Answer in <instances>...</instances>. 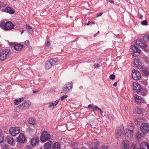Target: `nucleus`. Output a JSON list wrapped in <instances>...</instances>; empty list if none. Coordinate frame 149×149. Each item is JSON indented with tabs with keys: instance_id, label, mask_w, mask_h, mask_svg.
<instances>
[{
	"instance_id": "nucleus-1",
	"label": "nucleus",
	"mask_w": 149,
	"mask_h": 149,
	"mask_svg": "<svg viewBox=\"0 0 149 149\" xmlns=\"http://www.w3.org/2000/svg\"><path fill=\"white\" fill-rule=\"evenodd\" d=\"M14 26V24L10 22H8L6 23L2 22L0 24V27L2 29L6 30L12 29Z\"/></svg>"
},
{
	"instance_id": "nucleus-2",
	"label": "nucleus",
	"mask_w": 149,
	"mask_h": 149,
	"mask_svg": "<svg viewBox=\"0 0 149 149\" xmlns=\"http://www.w3.org/2000/svg\"><path fill=\"white\" fill-rule=\"evenodd\" d=\"M73 86L71 81L66 83L62 88V92L65 94L69 93L72 90Z\"/></svg>"
},
{
	"instance_id": "nucleus-3",
	"label": "nucleus",
	"mask_w": 149,
	"mask_h": 149,
	"mask_svg": "<svg viewBox=\"0 0 149 149\" xmlns=\"http://www.w3.org/2000/svg\"><path fill=\"white\" fill-rule=\"evenodd\" d=\"M57 58L50 59L49 61H47L45 63V66L46 69H49L51 68L53 65L58 61Z\"/></svg>"
},
{
	"instance_id": "nucleus-4",
	"label": "nucleus",
	"mask_w": 149,
	"mask_h": 149,
	"mask_svg": "<svg viewBox=\"0 0 149 149\" xmlns=\"http://www.w3.org/2000/svg\"><path fill=\"white\" fill-rule=\"evenodd\" d=\"M11 52L9 49H3L0 53V59L3 61L8 57L10 54Z\"/></svg>"
},
{
	"instance_id": "nucleus-5",
	"label": "nucleus",
	"mask_w": 149,
	"mask_h": 149,
	"mask_svg": "<svg viewBox=\"0 0 149 149\" xmlns=\"http://www.w3.org/2000/svg\"><path fill=\"white\" fill-rule=\"evenodd\" d=\"M136 44L142 49L146 51H147L146 48L147 47L146 43L144 40H141L140 38H138L136 42Z\"/></svg>"
},
{
	"instance_id": "nucleus-6",
	"label": "nucleus",
	"mask_w": 149,
	"mask_h": 149,
	"mask_svg": "<svg viewBox=\"0 0 149 149\" xmlns=\"http://www.w3.org/2000/svg\"><path fill=\"white\" fill-rule=\"evenodd\" d=\"M140 130L143 135H145L149 132V124L143 123L140 126Z\"/></svg>"
},
{
	"instance_id": "nucleus-7",
	"label": "nucleus",
	"mask_w": 149,
	"mask_h": 149,
	"mask_svg": "<svg viewBox=\"0 0 149 149\" xmlns=\"http://www.w3.org/2000/svg\"><path fill=\"white\" fill-rule=\"evenodd\" d=\"M50 139V134L46 131L43 132L40 136V140L42 142H44Z\"/></svg>"
},
{
	"instance_id": "nucleus-8",
	"label": "nucleus",
	"mask_w": 149,
	"mask_h": 149,
	"mask_svg": "<svg viewBox=\"0 0 149 149\" xmlns=\"http://www.w3.org/2000/svg\"><path fill=\"white\" fill-rule=\"evenodd\" d=\"M10 134L12 136H15L18 134L20 132V129L19 127H11L9 130Z\"/></svg>"
},
{
	"instance_id": "nucleus-9",
	"label": "nucleus",
	"mask_w": 149,
	"mask_h": 149,
	"mask_svg": "<svg viewBox=\"0 0 149 149\" xmlns=\"http://www.w3.org/2000/svg\"><path fill=\"white\" fill-rule=\"evenodd\" d=\"M132 76L134 79L138 80L141 78V74L139 71L134 69L132 71Z\"/></svg>"
},
{
	"instance_id": "nucleus-10",
	"label": "nucleus",
	"mask_w": 149,
	"mask_h": 149,
	"mask_svg": "<svg viewBox=\"0 0 149 149\" xmlns=\"http://www.w3.org/2000/svg\"><path fill=\"white\" fill-rule=\"evenodd\" d=\"M134 63L135 67H137L139 69L142 68L143 67V64L142 63V61L140 59H135Z\"/></svg>"
},
{
	"instance_id": "nucleus-11",
	"label": "nucleus",
	"mask_w": 149,
	"mask_h": 149,
	"mask_svg": "<svg viewBox=\"0 0 149 149\" xmlns=\"http://www.w3.org/2000/svg\"><path fill=\"white\" fill-rule=\"evenodd\" d=\"M130 50L133 51L134 53L133 55L134 56L139 55L141 52V50L139 49L137 47L133 45L131 46Z\"/></svg>"
},
{
	"instance_id": "nucleus-12",
	"label": "nucleus",
	"mask_w": 149,
	"mask_h": 149,
	"mask_svg": "<svg viewBox=\"0 0 149 149\" xmlns=\"http://www.w3.org/2000/svg\"><path fill=\"white\" fill-rule=\"evenodd\" d=\"M31 105V102L29 101H28L17 107L16 109L18 108L21 109H26L29 108L30 107Z\"/></svg>"
},
{
	"instance_id": "nucleus-13",
	"label": "nucleus",
	"mask_w": 149,
	"mask_h": 149,
	"mask_svg": "<svg viewBox=\"0 0 149 149\" xmlns=\"http://www.w3.org/2000/svg\"><path fill=\"white\" fill-rule=\"evenodd\" d=\"M123 130L120 128H118L116 131V136L117 139L121 138L123 136V133H122Z\"/></svg>"
},
{
	"instance_id": "nucleus-14",
	"label": "nucleus",
	"mask_w": 149,
	"mask_h": 149,
	"mask_svg": "<svg viewBox=\"0 0 149 149\" xmlns=\"http://www.w3.org/2000/svg\"><path fill=\"white\" fill-rule=\"evenodd\" d=\"M134 99L136 103L138 104H141L144 102V100L141 97L137 95L134 96Z\"/></svg>"
},
{
	"instance_id": "nucleus-15",
	"label": "nucleus",
	"mask_w": 149,
	"mask_h": 149,
	"mask_svg": "<svg viewBox=\"0 0 149 149\" xmlns=\"http://www.w3.org/2000/svg\"><path fill=\"white\" fill-rule=\"evenodd\" d=\"M39 139L38 137H35L31 140V145L33 147L37 146L39 143Z\"/></svg>"
},
{
	"instance_id": "nucleus-16",
	"label": "nucleus",
	"mask_w": 149,
	"mask_h": 149,
	"mask_svg": "<svg viewBox=\"0 0 149 149\" xmlns=\"http://www.w3.org/2000/svg\"><path fill=\"white\" fill-rule=\"evenodd\" d=\"M133 89L135 92L138 93L141 91V87L139 84L136 83L133 84Z\"/></svg>"
},
{
	"instance_id": "nucleus-17",
	"label": "nucleus",
	"mask_w": 149,
	"mask_h": 149,
	"mask_svg": "<svg viewBox=\"0 0 149 149\" xmlns=\"http://www.w3.org/2000/svg\"><path fill=\"white\" fill-rule=\"evenodd\" d=\"M134 135V132L126 130V133L125 134V139H130L133 138Z\"/></svg>"
},
{
	"instance_id": "nucleus-18",
	"label": "nucleus",
	"mask_w": 149,
	"mask_h": 149,
	"mask_svg": "<svg viewBox=\"0 0 149 149\" xmlns=\"http://www.w3.org/2000/svg\"><path fill=\"white\" fill-rule=\"evenodd\" d=\"M122 149H129V143L128 141L126 140L123 142L121 144Z\"/></svg>"
},
{
	"instance_id": "nucleus-19",
	"label": "nucleus",
	"mask_w": 149,
	"mask_h": 149,
	"mask_svg": "<svg viewBox=\"0 0 149 149\" xmlns=\"http://www.w3.org/2000/svg\"><path fill=\"white\" fill-rule=\"evenodd\" d=\"M140 147L141 149H149V143L144 142L141 143Z\"/></svg>"
},
{
	"instance_id": "nucleus-20",
	"label": "nucleus",
	"mask_w": 149,
	"mask_h": 149,
	"mask_svg": "<svg viewBox=\"0 0 149 149\" xmlns=\"http://www.w3.org/2000/svg\"><path fill=\"white\" fill-rule=\"evenodd\" d=\"M17 139L19 142L23 143L25 141V138L23 134L20 133L19 136L17 138Z\"/></svg>"
},
{
	"instance_id": "nucleus-21",
	"label": "nucleus",
	"mask_w": 149,
	"mask_h": 149,
	"mask_svg": "<svg viewBox=\"0 0 149 149\" xmlns=\"http://www.w3.org/2000/svg\"><path fill=\"white\" fill-rule=\"evenodd\" d=\"M52 143L51 141H49L48 142L45 143L44 146V149H51Z\"/></svg>"
},
{
	"instance_id": "nucleus-22",
	"label": "nucleus",
	"mask_w": 149,
	"mask_h": 149,
	"mask_svg": "<svg viewBox=\"0 0 149 149\" xmlns=\"http://www.w3.org/2000/svg\"><path fill=\"white\" fill-rule=\"evenodd\" d=\"M6 139L7 142L10 144H12L14 141L13 138L10 136H7Z\"/></svg>"
},
{
	"instance_id": "nucleus-23",
	"label": "nucleus",
	"mask_w": 149,
	"mask_h": 149,
	"mask_svg": "<svg viewBox=\"0 0 149 149\" xmlns=\"http://www.w3.org/2000/svg\"><path fill=\"white\" fill-rule=\"evenodd\" d=\"M88 108L90 110L91 108L93 109L94 111H96L98 109V107L96 105H94L93 104H90L88 105Z\"/></svg>"
},
{
	"instance_id": "nucleus-24",
	"label": "nucleus",
	"mask_w": 149,
	"mask_h": 149,
	"mask_svg": "<svg viewBox=\"0 0 149 149\" xmlns=\"http://www.w3.org/2000/svg\"><path fill=\"white\" fill-rule=\"evenodd\" d=\"M5 11L7 12L8 13L10 14H13L15 13V11L13 9L10 7H7L5 9Z\"/></svg>"
},
{
	"instance_id": "nucleus-25",
	"label": "nucleus",
	"mask_w": 149,
	"mask_h": 149,
	"mask_svg": "<svg viewBox=\"0 0 149 149\" xmlns=\"http://www.w3.org/2000/svg\"><path fill=\"white\" fill-rule=\"evenodd\" d=\"M23 47V45L20 44H17L15 45L14 46V48L16 50L19 51L22 49V48Z\"/></svg>"
},
{
	"instance_id": "nucleus-26",
	"label": "nucleus",
	"mask_w": 149,
	"mask_h": 149,
	"mask_svg": "<svg viewBox=\"0 0 149 149\" xmlns=\"http://www.w3.org/2000/svg\"><path fill=\"white\" fill-rule=\"evenodd\" d=\"M60 145L58 142L54 143L52 146V149H60Z\"/></svg>"
},
{
	"instance_id": "nucleus-27",
	"label": "nucleus",
	"mask_w": 149,
	"mask_h": 149,
	"mask_svg": "<svg viewBox=\"0 0 149 149\" xmlns=\"http://www.w3.org/2000/svg\"><path fill=\"white\" fill-rule=\"evenodd\" d=\"M24 100V99L22 98H21L16 99L14 100V102L16 105H18L21 102H22Z\"/></svg>"
},
{
	"instance_id": "nucleus-28",
	"label": "nucleus",
	"mask_w": 149,
	"mask_h": 149,
	"mask_svg": "<svg viewBox=\"0 0 149 149\" xmlns=\"http://www.w3.org/2000/svg\"><path fill=\"white\" fill-rule=\"evenodd\" d=\"M134 126L133 124H131L128 125L127 130L134 132Z\"/></svg>"
},
{
	"instance_id": "nucleus-29",
	"label": "nucleus",
	"mask_w": 149,
	"mask_h": 149,
	"mask_svg": "<svg viewBox=\"0 0 149 149\" xmlns=\"http://www.w3.org/2000/svg\"><path fill=\"white\" fill-rule=\"evenodd\" d=\"M142 134L140 132L137 131L136 133V138L138 140H139L141 137Z\"/></svg>"
},
{
	"instance_id": "nucleus-30",
	"label": "nucleus",
	"mask_w": 149,
	"mask_h": 149,
	"mask_svg": "<svg viewBox=\"0 0 149 149\" xmlns=\"http://www.w3.org/2000/svg\"><path fill=\"white\" fill-rule=\"evenodd\" d=\"M28 122L29 124L33 125H35V120L33 118H30L28 120Z\"/></svg>"
},
{
	"instance_id": "nucleus-31",
	"label": "nucleus",
	"mask_w": 149,
	"mask_h": 149,
	"mask_svg": "<svg viewBox=\"0 0 149 149\" xmlns=\"http://www.w3.org/2000/svg\"><path fill=\"white\" fill-rule=\"evenodd\" d=\"M26 28L29 33H31L33 31V29L31 26L26 25Z\"/></svg>"
},
{
	"instance_id": "nucleus-32",
	"label": "nucleus",
	"mask_w": 149,
	"mask_h": 149,
	"mask_svg": "<svg viewBox=\"0 0 149 149\" xmlns=\"http://www.w3.org/2000/svg\"><path fill=\"white\" fill-rule=\"evenodd\" d=\"M142 72L144 75L145 76L148 75L149 74L146 68H143L142 69Z\"/></svg>"
},
{
	"instance_id": "nucleus-33",
	"label": "nucleus",
	"mask_w": 149,
	"mask_h": 149,
	"mask_svg": "<svg viewBox=\"0 0 149 149\" xmlns=\"http://www.w3.org/2000/svg\"><path fill=\"white\" fill-rule=\"evenodd\" d=\"M3 140V136L2 132V130H0V143H1Z\"/></svg>"
},
{
	"instance_id": "nucleus-34",
	"label": "nucleus",
	"mask_w": 149,
	"mask_h": 149,
	"mask_svg": "<svg viewBox=\"0 0 149 149\" xmlns=\"http://www.w3.org/2000/svg\"><path fill=\"white\" fill-rule=\"evenodd\" d=\"M55 103L54 102H52L51 103H50L48 106V107L49 108L52 109H53L55 106H56V105H55Z\"/></svg>"
},
{
	"instance_id": "nucleus-35",
	"label": "nucleus",
	"mask_w": 149,
	"mask_h": 149,
	"mask_svg": "<svg viewBox=\"0 0 149 149\" xmlns=\"http://www.w3.org/2000/svg\"><path fill=\"white\" fill-rule=\"evenodd\" d=\"M147 89L145 88L141 93V95L143 96H145L147 94Z\"/></svg>"
},
{
	"instance_id": "nucleus-36",
	"label": "nucleus",
	"mask_w": 149,
	"mask_h": 149,
	"mask_svg": "<svg viewBox=\"0 0 149 149\" xmlns=\"http://www.w3.org/2000/svg\"><path fill=\"white\" fill-rule=\"evenodd\" d=\"M141 24L142 25L147 26L148 25V23L147 20H144L141 22Z\"/></svg>"
},
{
	"instance_id": "nucleus-37",
	"label": "nucleus",
	"mask_w": 149,
	"mask_h": 149,
	"mask_svg": "<svg viewBox=\"0 0 149 149\" xmlns=\"http://www.w3.org/2000/svg\"><path fill=\"white\" fill-rule=\"evenodd\" d=\"M1 148L2 149H9L8 145L5 144L2 145Z\"/></svg>"
},
{
	"instance_id": "nucleus-38",
	"label": "nucleus",
	"mask_w": 149,
	"mask_h": 149,
	"mask_svg": "<svg viewBox=\"0 0 149 149\" xmlns=\"http://www.w3.org/2000/svg\"><path fill=\"white\" fill-rule=\"evenodd\" d=\"M68 97V96L67 95H64L61 97V100H63L65 99L66 98Z\"/></svg>"
},
{
	"instance_id": "nucleus-39",
	"label": "nucleus",
	"mask_w": 149,
	"mask_h": 149,
	"mask_svg": "<svg viewBox=\"0 0 149 149\" xmlns=\"http://www.w3.org/2000/svg\"><path fill=\"white\" fill-rule=\"evenodd\" d=\"M109 77L111 79L113 80L115 79V76L114 75L112 74Z\"/></svg>"
},
{
	"instance_id": "nucleus-40",
	"label": "nucleus",
	"mask_w": 149,
	"mask_h": 149,
	"mask_svg": "<svg viewBox=\"0 0 149 149\" xmlns=\"http://www.w3.org/2000/svg\"><path fill=\"white\" fill-rule=\"evenodd\" d=\"M5 4L3 2H0V8L3 7H5Z\"/></svg>"
},
{
	"instance_id": "nucleus-41",
	"label": "nucleus",
	"mask_w": 149,
	"mask_h": 149,
	"mask_svg": "<svg viewBox=\"0 0 149 149\" xmlns=\"http://www.w3.org/2000/svg\"><path fill=\"white\" fill-rule=\"evenodd\" d=\"M136 147L135 145L133 144L131 146L130 149H134Z\"/></svg>"
},
{
	"instance_id": "nucleus-42",
	"label": "nucleus",
	"mask_w": 149,
	"mask_h": 149,
	"mask_svg": "<svg viewBox=\"0 0 149 149\" xmlns=\"http://www.w3.org/2000/svg\"><path fill=\"white\" fill-rule=\"evenodd\" d=\"M94 66L95 68H97L99 67V64L98 63H95L94 65Z\"/></svg>"
},
{
	"instance_id": "nucleus-43",
	"label": "nucleus",
	"mask_w": 149,
	"mask_h": 149,
	"mask_svg": "<svg viewBox=\"0 0 149 149\" xmlns=\"http://www.w3.org/2000/svg\"><path fill=\"white\" fill-rule=\"evenodd\" d=\"M25 149H33L30 146H27L25 148Z\"/></svg>"
},
{
	"instance_id": "nucleus-44",
	"label": "nucleus",
	"mask_w": 149,
	"mask_h": 149,
	"mask_svg": "<svg viewBox=\"0 0 149 149\" xmlns=\"http://www.w3.org/2000/svg\"><path fill=\"white\" fill-rule=\"evenodd\" d=\"M59 101V100H58L54 102V103H55V105H56L58 103Z\"/></svg>"
},
{
	"instance_id": "nucleus-45",
	"label": "nucleus",
	"mask_w": 149,
	"mask_h": 149,
	"mask_svg": "<svg viewBox=\"0 0 149 149\" xmlns=\"http://www.w3.org/2000/svg\"><path fill=\"white\" fill-rule=\"evenodd\" d=\"M25 44L26 45L28 46L29 45V41L28 40H27L25 41Z\"/></svg>"
},
{
	"instance_id": "nucleus-46",
	"label": "nucleus",
	"mask_w": 149,
	"mask_h": 149,
	"mask_svg": "<svg viewBox=\"0 0 149 149\" xmlns=\"http://www.w3.org/2000/svg\"><path fill=\"white\" fill-rule=\"evenodd\" d=\"M91 149H99L97 146H95L94 147L92 146Z\"/></svg>"
},
{
	"instance_id": "nucleus-47",
	"label": "nucleus",
	"mask_w": 149,
	"mask_h": 149,
	"mask_svg": "<svg viewBox=\"0 0 149 149\" xmlns=\"http://www.w3.org/2000/svg\"><path fill=\"white\" fill-rule=\"evenodd\" d=\"M94 24V22H88V23L87 24V25H88L90 24Z\"/></svg>"
},
{
	"instance_id": "nucleus-48",
	"label": "nucleus",
	"mask_w": 149,
	"mask_h": 149,
	"mask_svg": "<svg viewBox=\"0 0 149 149\" xmlns=\"http://www.w3.org/2000/svg\"><path fill=\"white\" fill-rule=\"evenodd\" d=\"M101 149H107L105 146H102L101 148Z\"/></svg>"
},
{
	"instance_id": "nucleus-49",
	"label": "nucleus",
	"mask_w": 149,
	"mask_h": 149,
	"mask_svg": "<svg viewBox=\"0 0 149 149\" xmlns=\"http://www.w3.org/2000/svg\"><path fill=\"white\" fill-rule=\"evenodd\" d=\"M143 120V119H138L137 121L138 122H140Z\"/></svg>"
},
{
	"instance_id": "nucleus-50",
	"label": "nucleus",
	"mask_w": 149,
	"mask_h": 149,
	"mask_svg": "<svg viewBox=\"0 0 149 149\" xmlns=\"http://www.w3.org/2000/svg\"><path fill=\"white\" fill-rule=\"evenodd\" d=\"M102 14V13H100L99 15H98L97 16V17H98L101 16Z\"/></svg>"
},
{
	"instance_id": "nucleus-51",
	"label": "nucleus",
	"mask_w": 149,
	"mask_h": 149,
	"mask_svg": "<svg viewBox=\"0 0 149 149\" xmlns=\"http://www.w3.org/2000/svg\"><path fill=\"white\" fill-rule=\"evenodd\" d=\"M50 44V43L49 42L47 41L46 43V45L47 46H49Z\"/></svg>"
},
{
	"instance_id": "nucleus-52",
	"label": "nucleus",
	"mask_w": 149,
	"mask_h": 149,
	"mask_svg": "<svg viewBox=\"0 0 149 149\" xmlns=\"http://www.w3.org/2000/svg\"><path fill=\"white\" fill-rule=\"evenodd\" d=\"M117 82H116L113 84V86L116 87L117 86Z\"/></svg>"
},
{
	"instance_id": "nucleus-53",
	"label": "nucleus",
	"mask_w": 149,
	"mask_h": 149,
	"mask_svg": "<svg viewBox=\"0 0 149 149\" xmlns=\"http://www.w3.org/2000/svg\"><path fill=\"white\" fill-rule=\"evenodd\" d=\"M40 90V89H39L38 91H33V93H36L38 91H39Z\"/></svg>"
},
{
	"instance_id": "nucleus-54",
	"label": "nucleus",
	"mask_w": 149,
	"mask_h": 149,
	"mask_svg": "<svg viewBox=\"0 0 149 149\" xmlns=\"http://www.w3.org/2000/svg\"><path fill=\"white\" fill-rule=\"evenodd\" d=\"M109 2H111V3H113V1H112L111 0H109Z\"/></svg>"
},
{
	"instance_id": "nucleus-55",
	"label": "nucleus",
	"mask_w": 149,
	"mask_h": 149,
	"mask_svg": "<svg viewBox=\"0 0 149 149\" xmlns=\"http://www.w3.org/2000/svg\"><path fill=\"white\" fill-rule=\"evenodd\" d=\"M81 149H88L87 148L85 147H82L81 148Z\"/></svg>"
},
{
	"instance_id": "nucleus-56",
	"label": "nucleus",
	"mask_w": 149,
	"mask_h": 149,
	"mask_svg": "<svg viewBox=\"0 0 149 149\" xmlns=\"http://www.w3.org/2000/svg\"><path fill=\"white\" fill-rule=\"evenodd\" d=\"M100 114H101V115H102V114L103 112L102 111V110L101 111H100Z\"/></svg>"
},
{
	"instance_id": "nucleus-57",
	"label": "nucleus",
	"mask_w": 149,
	"mask_h": 149,
	"mask_svg": "<svg viewBox=\"0 0 149 149\" xmlns=\"http://www.w3.org/2000/svg\"><path fill=\"white\" fill-rule=\"evenodd\" d=\"M98 110L99 111H101L102 110L100 108H99V107H98Z\"/></svg>"
},
{
	"instance_id": "nucleus-58",
	"label": "nucleus",
	"mask_w": 149,
	"mask_h": 149,
	"mask_svg": "<svg viewBox=\"0 0 149 149\" xmlns=\"http://www.w3.org/2000/svg\"><path fill=\"white\" fill-rule=\"evenodd\" d=\"M97 35V33H95V34L94 35V37H95V36H96Z\"/></svg>"
},
{
	"instance_id": "nucleus-59",
	"label": "nucleus",
	"mask_w": 149,
	"mask_h": 149,
	"mask_svg": "<svg viewBox=\"0 0 149 149\" xmlns=\"http://www.w3.org/2000/svg\"><path fill=\"white\" fill-rule=\"evenodd\" d=\"M29 131H30V132H33V130L32 129H30L29 130Z\"/></svg>"
},
{
	"instance_id": "nucleus-60",
	"label": "nucleus",
	"mask_w": 149,
	"mask_h": 149,
	"mask_svg": "<svg viewBox=\"0 0 149 149\" xmlns=\"http://www.w3.org/2000/svg\"><path fill=\"white\" fill-rule=\"evenodd\" d=\"M147 38L149 40V34L147 36Z\"/></svg>"
},
{
	"instance_id": "nucleus-61",
	"label": "nucleus",
	"mask_w": 149,
	"mask_h": 149,
	"mask_svg": "<svg viewBox=\"0 0 149 149\" xmlns=\"http://www.w3.org/2000/svg\"><path fill=\"white\" fill-rule=\"evenodd\" d=\"M23 32H24V31H22L21 33V34H22L23 33Z\"/></svg>"
},
{
	"instance_id": "nucleus-62",
	"label": "nucleus",
	"mask_w": 149,
	"mask_h": 149,
	"mask_svg": "<svg viewBox=\"0 0 149 149\" xmlns=\"http://www.w3.org/2000/svg\"><path fill=\"white\" fill-rule=\"evenodd\" d=\"M147 106H148V107H149V104H147Z\"/></svg>"
},
{
	"instance_id": "nucleus-63",
	"label": "nucleus",
	"mask_w": 149,
	"mask_h": 149,
	"mask_svg": "<svg viewBox=\"0 0 149 149\" xmlns=\"http://www.w3.org/2000/svg\"><path fill=\"white\" fill-rule=\"evenodd\" d=\"M42 149V148H40V149Z\"/></svg>"
},
{
	"instance_id": "nucleus-64",
	"label": "nucleus",
	"mask_w": 149,
	"mask_h": 149,
	"mask_svg": "<svg viewBox=\"0 0 149 149\" xmlns=\"http://www.w3.org/2000/svg\"><path fill=\"white\" fill-rule=\"evenodd\" d=\"M10 149H15L13 148H11Z\"/></svg>"
}]
</instances>
